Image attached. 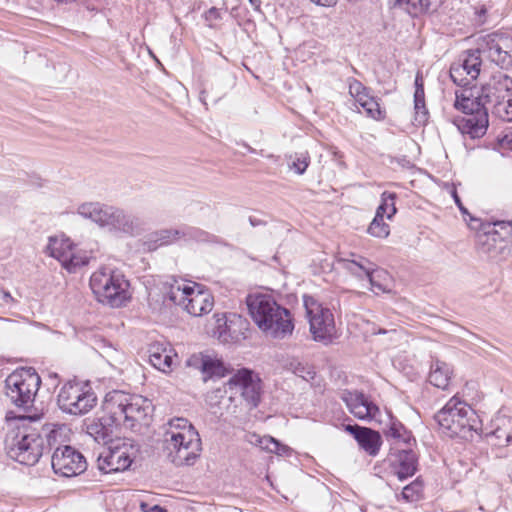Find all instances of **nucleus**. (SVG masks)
Wrapping results in <instances>:
<instances>
[{"label": "nucleus", "instance_id": "nucleus-18", "mask_svg": "<svg viewBox=\"0 0 512 512\" xmlns=\"http://www.w3.org/2000/svg\"><path fill=\"white\" fill-rule=\"evenodd\" d=\"M144 221L132 213L125 210L111 206L108 212L107 225L105 227L109 230L135 236L142 232Z\"/></svg>", "mask_w": 512, "mask_h": 512}, {"label": "nucleus", "instance_id": "nucleus-55", "mask_svg": "<svg viewBox=\"0 0 512 512\" xmlns=\"http://www.w3.org/2000/svg\"><path fill=\"white\" fill-rule=\"evenodd\" d=\"M503 422V426L512 427V420L510 418L500 419Z\"/></svg>", "mask_w": 512, "mask_h": 512}, {"label": "nucleus", "instance_id": "nucleus-14", "mask_svg": "<svg viewBox=\"0 0 512 512\" xmlns=\"http://www.w3.org/2000/svg\"><path fill=\"white\" fill-rule=\"evenodd\" d=\"M136 452L137 449L130 439L113 441L107 451L99 455L98 469L106 474L124 471L130 467Z\"/></svg>", "mask_w": 512, "mask_h": 512}, {"label": "nucleus", "instance_id": "nucleus-44", "mask_svg": "<svg viewBox=\"0 0 512 512\" xmlns=\"http://www.w3.org/2000/svg\"><path fill=\"white\" fill-rule=\"evenodd\" d=\"M414 102H425L424 83L422 75L418 72L415 77Z\"/></svg>", "mask_w": 512, "mask_h": 512}, {"label": "nucleus", "instance_id": "nucleus-50", "mask_svg": "<svg viewBox=\"0 0 512 512\" xmlns=\"http://www.w3.org/2000/svg\"><path fill=\"white\" fill-rule=\"evenodd\" d=\"M453 199L455 201V204L458 206L462 214H468L467 209L463 206L460 197L458 196L457 192L454 190L452 193Z\"/></svg>", "mask_w": 512, "mask_h": 512}, {"label": "nucleus", "instance_id": "nucleus-24", "mask_svg": "<svg viewBox=\"0 0 512 512\" xmlns=\"http://www.w3.org/2000/svg\"><path fill=\"white\" fill-rule=\"evenodd\" d=\"M166 343L154 342L149 345V361L152 366L162 372H168L172 368L173 359L176 354Z\"/></svg>", "mask_w": 512, "mask_h": 512}, {"label": "nucleus", "instance_id": "nucleus-30", "mask_svg": "<svg viewBox=\"0 0 512 512\" xmlns=\"http://www.w3.org/2000/svg\"><path fill=\"white\" fill-rule=\"evenodd\" d=\"M185 233L186 232L183 231V227L176 229H162L156 231L155 233L150 235L148 242L149 247L151 248V244H153V248L171 244L176 240L183 238Z\"/></svg>", "mask_w": 512, "mask_h": 512}, {"label": "nucleus", "instance_id": "nucleus-17", "mask_svg": "<svg viewBox=\"0 0 512 512\" xmlns=\"http://www.w3.org/2000/svg\"><path fill=\"white\" fill-rule=\"evenodd\" d=\"M481 56L477 50L469 51L464 58L454 62L450 67V78L458 86L467 89L480 74Z\"/></svg>", "mask_w": 512, "mask_h": 512}, {"label": "nucleus", "instance_id": "nucleus-58", "mask_svg": "<svg viewBox=\"0 0 512 512\" xmlns=\"http://www.w3.org/2000/svg\"><path fill=\"white\" fill-rule=\"evenodd\" d=\"M153 298H154V294H153L152 292H151V293H149V299H151V300H152Z\"/></svg>", "mask_w": 512, "mask_h": 512}, {"label": "nucleus", "instance_id": "nucleus-23", "mask_svg": "<svg viewBox=\"0 0 512 512\" xmlns=\"http://www.w3.org/2000/svg\"><path fill=\"white\" fill-rule=\"evenodd\" d=\"M86 432L97 443L106 444L112 435V427L116 426V421H113L111 415L106 414L102 417L88 419L85 423Z\"/></svg>", "mask_w": 512, "mask_h": 512}, {"label": "nucleus", "instance_id": "nucleus-31", "mask_svg": "<svg viewBox=\"0 0 512 512\" xmlns=\"http://www.w3.org/2000/svg\"><path fill=\"white\" fill-rule=\"evenodd\" d=\"M443 0H400L399 4H406L410 14L434 13L441 6Z\"/></svg>", "mask_w": 512, "mask_h": 512}, {"label": "nucleus", "instance_id": "nucleus-3", "mask_svg": "<svg viewBox=\"0 0 512 512\" xmlns=\"http://www.w3.org/2000/svg\"><path fill=\"white\" fill-rule=\"evenodd\" d=\"M103 410L116 421V426L134 430L148 425L153 406L150 400L141 395L114 390L105 396Z\"/></svg>", "mask_w": 512, "mask_h": 512}, {"label": "nucleus", "instance_id": "nucleus-43", "mask_svg": "<svg viewBox=\"0 0 512 512\" xmlns=\"http://www.w3.org/2000/svg\"><path fill=\"white\" fill-rule=\"evenodd\" d=\"M414 110H415L416 124L424 125L427 122L428 115H429L425 102H422V103L414 102Z\"/></svg>", "mask_w": 512, "mask_h": 512}, {"label": "nucleus", "instance_id": "nucleus-39", "mask_svg": "<svg viewBox=\"0 0 512 512\" xmlns=\"http://www.w3.org/2000/svg\"><path fill=\"white\" fill-rule=\"evenodd\" d=\"M217 317V324H218V338L224 342H227L229 338L232 340L234 337L231 333V325L227 323L226 316L223 315H215Z\"/></svg>", "mask_w": 512, "mask_h": 512}, {"label": "nucleus", "instance_id": "nucleus-57", "mask_svg": "<svg viewBox=\"0 0 512 512\" xmlns=\"http://www.w3.org/2000/svg\"><path fill=\"white\" fill-rule=\"evenodd\" d=\"M507 226L509 228V231H511L512 230V224L511 223H507Z\"/></svg>", "mask_w": 512, "mask_h": 512}, {"label": "nucleus", "instance_id": "nucleus-29", "mask_svg": "<svg viewBox=\"0 0 512 512\" xmlns=\"http://www.w3.org/2000/svg\"><path fill=\"white\" fill-rule=\"evenodd\" d=\"M346 269L352 274L362 277V273L368 278L372 286H376L381 289L380 284H376L374 280V273L376 272L375 265L364 257H359L357 260H345Z\"/></svg>", "mask_w": 512, "mask_h": 512}, {"label": "nucleus", "instance_id": "nucleus-27", "mask_svg": "<svg viewBox=\"0 0 512 512\" xmlns=\"http://www.w3.org/2000/svg\"><path fill=\"white\" fill-rule=\"evenodd\" d=\"M75 248L74 244L68 238L50 237L47 245L48 254L57 259L62 265L71 257Z\"/></svg>", "mask_w": 512, "mask_h": 512}, {"label": "nucleus", "instance_id": "nucleus-35", "mask_svg": "<svg viewBox=\"0 0 512 512\" xmlns=\"http://www.w3.org/2000/svg\"><path fill=\"white\" fill-rule=\"evenodd\" d=\"M367 232L374 237L386 238L390 234V228L389 225L384 222V217L380 214H376Z\"/></svg>", "mask_w": 512, "mask_h": 512}, {"label": "nucleus", "instance_id": "nucleus-49", "mask_svg": "<svg viewBox=\"0 0 512 512\" xmlns=\"http://www.w3.org/2000/svg\"><path fill=\"white\" fill-rule=\"evenodd\" d=\"M475 14L477 16V23L478 24H484L485 21H486V14H487L486 7L484 5L481 6L479 9H477L475 11Z\"/></svg>", "mask_w": 512, "mask_h": 512}, {"label": "nucleus", "instance_id": "nucleus-19", "mask_svg": "<svg viewBox=\"0 0 512 512\" xmlns=\"http://www.w3.org/2000/svg\"><path fill=\"white\" fill-rule=\"evenodd\" d=\"M387 461L400 480L413 476L417 470L418 458L411 446H391Z\"/></svg>", "mask_w": 512, "mask_h": 512}, {"label": "nucleus", "instance_id": "nucleus-32", "mask_svg": "<svg viewBox=\"0 0 512 512\" xmlns=\"http://www.w3.org/2000/svg\"><path fill=\"white\" fill-rule=\"evenodd\" d=\"M357 103L365 110L368 117L375 120H382L385 117V111L380 107L378 99L370 94H366L364 97H360Z\"/></svg>", "mask_w": 512, "mask_h": 512}, {"label": "nucleus", "instance_id": "nucleus-42", "mask_svg": "<svg viewBox=\"0 0 512 512\" xmlns=\"http://www.w3.org/2000/svg\"><path fill=\"white\" fill-rule=\"evenodd\" d=\"M183 231L186 232L183 237L185 239H195L197 241H208L209 234L203 230H200V229L194 228V227L183 226Z\"/></svg>", "mask_w": 512, "mask_h": 512}, {"label": "nucleus", "instance_id": "nucleus-10", "mask_svg": "<svg viewBox=\"0 0 512 512\" xmlns=\"http://www.w3.org/2000/svg\"><path fill=\"white\" fill-rule=\"evenodd\" d=\"M97 404V396L88 384L79 381H67L59 390L57 405L70 415L81 416L92 410Z\"/></svg>", "mask_w": 512, "mask_h": 512}, {"label": "nucleus", "instance_id": "nucleus-36", "mask_svg": "<svg viewBox=\"0 0 512 512\" xmlns=\"http://www.w3.org/2000/svg\"><path fill=\"white\" fill-rule=\"evenodd\" d=\"M395 199L396 195L394 193L384 192L382 194V202L377 208L376 214H380L384 217V214H387V218L391 219L392 216L396 213L395 207Z\"/></svg>", "mask_w": 512, "mask_h": 512}, {"label": "nucleus", "instance_id": "nucleus-59", "mask_svg": "<svg viewBox=\"0 0 512 512\" xmlns=\"http://www.w3.org/2000/svg\"><path fill=\"white\" fill-rule=\"evenodd\" d=\"M378 333H379V334H381V333H383V334H384V333H386V331H385V330H379V331H378Z\"/></svg>", "mask_w": 512, "mask_h": 512}, {"label": "nucleus", "instance_id": "nucleus-38", "mask_svg": "<svg viewBox=\"0 0 512 512\" xmlns=\"http://www.w3.org/2000/svg\"><path fill=\"white\" fill-rule=\"evenodd\" d=\"M89 263V258L87 256H82L76 253L75 248L71 253V257L68 258L67 261L64 262L63 267L70 273L76 272V269L82 266H85Z\"/></svg>", "mask_w": 512, "mask_h": 512}, {"label": "nucleus", "instance_id": "nucleus-56", "mask_svg": "<svg viewBox=\"0 0 512 512\" xmlns=\"http://www.w3.org/2000/svg\"><path fill=\"white\" fill-rule=\"evenodd\" d=\"M49 376L52 377V378H55V379L58 378V375L56 373H51Z\"/></svg>", "mask_w": 512, "mask_h": 512}, {"label": "nucleus", "instance_id": "nucleus-34", "mask_svg": "<svg viewBox=\"0 0 512 512\" xmlns=\"http://www.w3.org/2000/svg\"><path fill=\"white\" fill-rule=\"evenodd\" d=\"M258 442L262 449L280 456L290 455L292 452V449L289 446L280 443L271 436H264L260 438Z\"/></svg>", "mask_w": 512, "mask_h": 512}, {"label": "nucleus", "instance_id": "nucleus-8", "mask_svg": "<svg viewBox=\"0 0 512 512\" xmlns=\"http://www.w3.org/2000/svg\"><path fill=\"white\" fill-rule=\"evenodd\" d=\"M40 385L41 378L34 368L16 369L5 379V394L13 405L28 410L33 407Z\"/></svg>", "mask_w": 512, "mask_h": 512}, {"label": "nucleus", "instance_id": "nucleus-54", "mask_svg": "<svg viewBox=\"0 0 512 512\" xmlns=\"http://www.w3.org/2000/svg\"><path fill=\"white\" fill-rule=\"evenodd\" d=\"M250 4L254 7L255 10L260 9V0H249Z\"/></svg>", "mask_w": 512, "mask_h": 512}, {"label": "nucleus", "instance_id": "nucleus-13", "mask_svg": "<svg viewBox=\"0 0 512 512\" xmlns=\"http://www.w3.org/2000/svg\"><path fill=\"white\" fill-rule=\"evenodd\" d=\"M225 386L232 396L239 395L248 406L255 408L261 400V380L259 376L249 368L236 370Z\"/></svg>", "mask_w": 512, "mask_h": 512}, {"label": "nucleus", "instance_id": "nucleus-12", "mask_svg": "<svg viewBox=\"0 0 512 512\" xmlns=\"http://www.w3.org/2000/svg\"><path fill=\"white\" fill-rule=\"evenodd\" d=\"M476 50L501 69L512 67V35L508 32L495 31L479 36Z\"/></svg>", "mask_w": 512, "mask_h": 512}, {"label": "nucleus", "instance_id": "nucleus-47", "mask_svg": "<svg viewBox=\"0 0 512 512\" xmlns=\"http://www.w3.org/2000/svg\"><path fill=\"white\" fill-rule=\"evenodd\" d=\"M205 19L209 22H215L221 19V13L216 7H211L205 12Z\"/></svg>", "mask_w": 512, "mask_h": 512}, {"label": "nucleus", "instance_id": "nucleus-51", "mask_svg": "<svg viewBox=\"0 0 512 512\" xmlns=\"http://www.w3.org/2000/svg\"><path fill=\"white\" fill-rule=\"evenodd\" d=\"M315 4L321 6H331L337 2V0H312Z\"/></svg>", "mask_w": 512, "mask_h": 512}, {"label": "nucleus", "instance_id": "nucleus-41", "mask_svg": "<svg viewBox=\"0 0 512 512\" xmlns=\"http://www.w3.org/2000/svg\"><path fill=\"white\" fill-rule=\"evenodd\" d=\"M369 92V88L364 86L360 81L354 78L349 80V93L355 98L356 102L360 100V97H364Z\"/></svg>", "mask_w": 512, "mask_h": 512}, {"label": "nucleus", "instance_id": "nucleus-22", "mask_svg": "<svg viewBox=\"0 0 512 512\" xmlns=\"http://www.w3.org/2000/svg\"><path fill=\"white\" fill-rule=\"evenodd\" d=\"M345 431L353 435L359 446L371 456H376L382 444L379 432L359 425H345Z\"/></svg>", "mask_w": 512, "mask_h": 512}, {"label": "nucleus", "instance_id": "nucleus-9", "mask_svg": "<svg viewBox=\"0 0 512 512\" xmlns=\"http://www.w3.org/2000/svg\"><path fill=\"white\" fill-rule=\"evenodd\" d=\"M44 439L36 432L28 433L26 429L11 430L5 438L8 455L17 462L32 466L43 453Z\"/></svg>", "mask_w": 512, "mask_h": 512}, {"label": "nucleus", "instance_id": "nucleus-2", "mask_svg": "<svg viewBox=\"0 0 512 512\" xmlns=\"http://www.w3.org/2000/svg\"><path fill=\"white\" fill-rule=\"evenodd\" d=\"M249 315L257 327L275 339H284L294 330L290 311L269 294H249L246 298Z\"/></svg>", "mask_w": 512, "mask_h": 512}, {"label": "nucleus", "instance_id": "nucleus-25", "mask_svg": "<svg viewBox=\"0 0 512 512\" xmlns=\"http://www.w3.org/2000/svg\"><path fill=\"white\" fill-rule=\"evenodd\" d=\"M110 207L111 206L99 202H88L81 204L77 209V213L100 227H105L107 225Z\"/></svg>", "mask_w": 512, "mask_h": 512}, {"label": "nucleus", "instance_id": "nucleus-7", "mask_svg": "<svg viewBox=\"0 0 512 512\" xmlns=\"http://www.w3.org/2000/svg\"><path fill=\"white\" fill-rule=\"evenodd\" d=\"M128 281L110 267H100L90 277V288L96 299L111 307H120L128 299Z\"/></svg>", "mask_w": 512, "mask_h": 512}, {"label": "nucleus", "instance_id": "nucleus-16", "mask_svg": "<svg viewBox=\"0 0 512 512\" xmlns=\"http://www.w3.org/2000/svg\"><path fill=\"white\" fill-rule=\"evenodd\" d=\"M186 365L199 370L204 382L210 379L223 378L234 371L233 368L226 366L221 358L210 352L192 354L187 359Z\"/></svg>", "mask_w": 512, "mask_h": 512}, {"label": "nucleus", "instance_id": "nucleus-26", "mask_svg": "<svg viewBox=\"0 0 512 512\" xmlns=\"http://www.w3.org/2000/svg\"><path fill=\"white\" fill-rule=\"evenodd\" d=\"M390 423L386 430H384V435L388 439H392V446L397 447H406L411 446V442L415 443V439L411 435V432L408 431L405 426L395 417L389 415Z\"/></svg>", "mask_w": 512, "mask_h": 512}, {"label": "nucleus", "instance_id": "nucleus-37", "mask_svg": "<svg viewBox=\"0 0 512 512\" xmlns=\"http://www.w3.org/2000/svg\"><path fill=\"white\" fill-rule=\"evenodd\" d=\"M423 481L419 478L415 479L410 484L406 485L402 490V496L405 500L414 502L422 497Z\"/></svg>", "mask_w": 512, "mask_h": 512}, {"label": "nucleus", "instance_id": "nucleus-1", "mask_svg": "<svg viewBox=\"0 0 512 512\" xmlns=\"http://www.w3.org/2000/svg\"><path fill=\"white\" fill-rule=\"evenodd\" d=\"M455 94V107L467 115L459 121L458 128L471 138L486 133L489 111L503 121H512V78L507 74L493 75L480 91L465 89Z\"/></svg>", "mask_w": 512, "mask_h": 512}, {"label": "nucleus", "instance_id": "nucleus-48", "mask_svg": "<svg viewBox=\"0 0 512 512\" xmlns=\"http://www.w3.org/2000/svg\"><path fill=\"white\" fill-rule=\"evenodd\" d=\"M141 510L143 512H167V510L159 505L150 506L147 503H141Z\"/></svg>", "mask_w": 512, "mask_h": 512}, {"label": "nucleus", "instance_id": "nucleus-5", "mask_svg": "<svg viewBox=\"0 0 512 512\" xmlns=\"http://www.w3.org/2000/svg\"><path fill=\"white\" fill-rule=\"evenodd\" d=\"M440 431L448 437L468 440L473 433L480 434L482 422L476 412L465 401L453 396L434 415Z\"/></svg>", "mask_w": 512, "mask_h": 512}, {"label": "nucleus", "instance_id": "nucleus-21", "mask_svg": "<svg viewBox=\"0 0 512 512\" xmlns=\"http://www.w3.org/2000/svg\"><path fill=\"white\" fill-rule=\"evenodd\" d=\"M476 247L481 255H485L492 260L500 261L510 252L506 242L502 238H498L496 232L478 234Z\"/></svg>", "mask_w": 512, "mask_h": 512}, {"label": "nucleus", "instance_id": "nucleus-52", "mask_svg": "<svg viewBox=\"0 0 512 512\" xmlns=\"http://www.w3.org/2000/svg\"><path fill=\"white\" fill-rule=\"evenodd\" d=\"M249 223H250V224H251V226H253V227L264 224V222H263L262 220L257 219V218L252 217V216H250V217H249Z\"/></svg>", "mask_w": 512, "mask_h": 512}, {"label": "nucleus", "instance_id": "nucleus-4", "mask_svg": "<svg viewBox=\"0 0 512 512\" xmlns=\"http://www.w3.org/2000/svg\"><path fill=\"white\" fill-rule=\"evenodd\" d=\"M200 451L201 439L193 425L185 418L170 420L164 440L168 460L176 466L193 465Z\"/></svg>", "mask_w": 512, "mask_h": 512}, {"label": "nucleus", "instance_id": "nucleus-46", "mask_svg": "<svg viewBox=\"0 0 512 512\" xmlns=\"http://www.w3.org/2000/svg\"><path fill=\"white\" fill-rule=\"evenodd\" d=\"M492 434L497 438L499 439L500 441L503 439L504 440V444L505 445H508L509 443H511L512 441V433L511 432H508L506 431L504 428L502 427H497L493 432Z\"/></svg>", "mask_w": 512, "mask_h": 512}, {"label": "nucleus", "instance_id": "nucleus-53", "mask_svg": "<svg viewBox=\"0 0 512 512\" xmlns=\"http://www.w3.org/2000/svg\"><path fill=\"white\" fill-rule=\"evenodd\" d=\"M57 431L52 430L48 435V443L50 446H52V440L56 439Z\"/></svg>", "mask_w": 512, "mask_h": 512}, {"label": "nucleus", "instance_id": "nucleus-11", "mask_svg": "<svg viewBox=\"0 0 512 512\" xmlns=\"http://www.w3.org/2000/svg\"><path fill=\"white\" fill-rule=\"evenodd\" d=\"M303 302L313 340L324 345L331 344L336 338V326L332 311L312 296L304 295Z\"/></svg>", "mask_w": 512, "mask_h": 512}, {"label": "nucleus", "instance_id": "nucleus-33", "mask_svg": "<svg viewBox=\"0 0 512 512\" xmlns=\"http://www.w3.org/2000/svg\"><path fill=\"white\" fill-rule=\"evenodd\" d=\"M310 164V155L307 151L295 152L288 156V167L296 174L302 175Z\"/></svg>", "mask_w": 512, "mask_h": 512}, {"label": "nucleus", "instance_id": "nucleus-45", "mask_svg": "<svg viewBox=\"0 0 512 512\" xmlns=\"http://www.w3.org/2000/svg\"><path fill=\"white\" fill-rule=\"evenodd\" d=\"M498 149L505 151H512V133L505 134L502 137H498Z\"/></svg>", "mask_w": 512, "mask_h": 512}, {"label": "nucleus", "instance_id": "nucleus-20", "mask_svg": "<svg viewBox=\"0 0 512 512\" xmlns=\"http://www.w3.org/2000/svg\"><path fill=\"white\" fill-rule=\"evenodd\" d=\"M341 399L345 402L350 413L359 420H375L377 415L380 414L378 406L362 392L346 390L342 393Z\"/></svg>", "mask_w": 512, "mask_h": 512}, {"label": "nucleus", "instance_id": "nucleus-40", "mask_svg": "<svg viewBox=\"0 0 512 512\" xmlns=\"http://www.w3.org/2000/svg\"><path fill=\"white\" fill-rule=\"evenodd\" d=\"M293 373L306 381L313 380L316 373L311 367H307L300 362L291 363Z\"/></svg>", "mask_w": 512, "mask_h": 512}, {"label": "nucleus", "instance_id": "nucleus-6", "mask_svg": "<svg viewBox=\"0 0 512 512\" xmlns=\"http://www.w3.org/2000/svg\"><path fill=\"white\" fill-rule=\"evenodd\" d=\"M164 305H179L190 315L202 316L209 313L214 305V299L207 290L189 285L182 280L172 278L163 283L161 288Z\"/></svg>", "mask_w": 512, "mask_h": 512}, {"label": "nucleus", "instance_id": "nucleus-15", "mask_svg": "<svg viewBox=\"0 0 512 512\" xmlns=\"http://www.w3.org/2000/svg\"><path fill=\"white\" fill-rule=\"evenodd\" d=\"M51 464L54 473L63 477L79 475L87 468L85 457L70 445L57 447L52 454Z\"/></svg>", "mask_w": 512, "mask_h": 512}, {"label": "nucleus", "instance_id": "nucleus-28", "mask_svg": "<svg viewBox=\"0 0 512 512\" xmlns=\"http://www.w3.org/2000/svg\"><path fill=\"white\" fill-rule=\"evenodd\" d=\"M452 369L449 364L436 360L431 364L429 382L440 389H446L449 385Z\"/></svg>", "mask_w": 512, "mask_h": 512}]
</instances>
